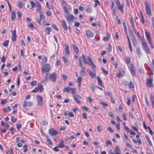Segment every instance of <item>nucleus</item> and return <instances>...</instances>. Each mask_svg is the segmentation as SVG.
<instances>
[{
	"label": "nucleus",
	"mask_w": 154,
	"mask_h": 154,
	"mask_svg": "<svg viewBox=\"0 0 154 154\" xmlns=\"http://www.w3.org/2000/svg\"><path fill=\"white\" fill-rule=\"evenodd\" d=\"M146 85L149 87H152V83L153 81V73H151L149 75L148 77L146 79Z\"/></svg>",
	"instance_id": "obj_1"
},
{
	"label": "nucleus",
	"mask_w": 154,
	"mask_h": 154,
	"mask_svg": "<svg viewBox=\"0 0 154 154\" xmlns=\"http://www.w3.org/2000/svg\"><path fill=\"white\" fill-rule=\"evenodd\" d=\"M50 68V66L49 64H45L41 69V71L42 76H44L45 72H49Z\"/></svg>",
	"instance_id": "obj_2"
},
{
	"label": "nucleus",
	"mask_w": 154,
	"mask_h": 154,
	"mask_svg": "<svg viewBox=\"0 0 154 154\" xmlns=\"http://www.w3.org/2000/svg\"><path fill=\"white\" fill-rule=\"evenodd\" d=\"M116 2L117 8L121 12L122 14L123 13L124 4L123 3L121 4L119 0H116Z\"/></svg>",
	"instance_id": "obj_3"
},
{
	"label": "nucleus",
	"mask_w": 154,
	"mask_h": 154,
	"mask_svg": "<svg viewBox=\"0 0 154 154\" xmlns=\"http://www.w3.org/2000/svg\"><path fill=\"white\" fill-rule=\"evenodd\" d=\"M114 153L112 150L111 149H109L108 152L109 154H120L121 152L120 149L117 146H115L114 150Z\"/></svg>",
	"instance_id": "obj_4"
},
{
	"label": "nucleus",
	"mask_w": 154,
	"mask_h": 154,
	"mask_svg": "<svg viewBox=\"0 0 154 154\" xmlns=\"http://www.w3.org/2000/svg\"><path fill=\"white\" fill-rule=\"evenodd\" d=\"M142 45L146 53L149 54H151L150 48L147 45L146 43L145 42H143L142 43Z\"/></svg>",
	"instance_id": "obj_5"
},
{
	"label": "nucleus",
	"mask_w": 154,
	"mask_h": 154,
	"mask_svg": "<svg viewBox=\"0 0 154 154\" xmlns=\"http://www.w3.org/2000/svg\"><path fill=\"white\" fill-rule=\"evenodd\" d=\"M38 91L42 92L43 91V88L42 85H40L37 86L33 90L31 91V92L36 93Z\"/></svg>",
	"instance_id": "obj_6"
},
{
	"label": "nucleus",
	"mask_w": 154,
	"mask_h": 154,
	"mask_svg": "<svg viewBox=\"0 0 154 154\" xmlns=\"http://www.w3.org/2000/svg\"><path fill=\"white\" fill-rule=\"evenodd\" d=\"M50 75V72H45L44 76H44V78L42 81V83H45L49 81Z\"/></svg>",
	"instance_id": "obj_7"
},
{
	"label": "nucleus",
	"mask_w": 154,
	"mask_h": 154,
	"mask_svg": "<svg viewBox=\"0 0 154 154\" xmlns=\"http://www.w3.org/2000/svg\"><path fill=\"white\" fill-rule=\"evenodd\" d=\"M49 134L51 136H54L58 134L59 133L54 128L50 129L49 130Z\"/></svg>",
	"instance_id": "obj_8"
},
{
	"label": "nucleus",
	"mask_w": 154,
	"mask_h": 154,
	"mask_svg": "<svg viewBox=\"0 0 154 154\" xmlns=\"http://www.w3.org/2000/svg\"><path fill=\"white\" fill-rule=\"evenodd\" d=\"M145 5L146 14L148 15H151V12L150 5L147 4L145 3Z\"/></svg>",
	"instance_id": "obj_9"
},
{
	"label": "nucleus",
	"mask_w": 154,
	"mask_h": 154,
	"mask_svg": "<svg viewBox=\"0 0 154 154\" xmlns=\"http://www.w3.org/2000/svg\"><path fill=\"white\" fill-rule=\"evenodd\" d=\"M37 105L38 106H42L43 104V98L41 96L37 95Z\"/></svg>",
	"instance_id": "obj_10"
},
{
	"label": "nucleus",
	"mask_w": 154,
	"mask_h": 154,
	"mask_svg": "<svg viewBox=\"0 0 154 154\" xmlns=\"http://www.w3.org/2000/svg\"><path fill=\"white\" fill-rule=\"evenodd\" d=\"M87 58L88 60L89 63H90L91 66L92 67L94 71L96 69V67L95 64L93 63L90 57L88 56L87 57Z\"/></svg>",
	"instance_id": "obj_11"
},
{
	"label": "nucleus",
	"mask_w": 154,
	"mask_h": 154,
	"mask_svg": "<svg viewBox=\"0 0 154 154\" xmlns=\"http://www.w3.org/2000/svg\"><path fill=\"white\" fill-rule=\"evenodd\" d=\"M65 18L69 22H70L73 20H75V18L73 16L72 14H71L70 15H67L65 16Z\"/></svg>",
	"instance_id": "obj_12"
},
{
	"label": "nucleus",
	"mask_w": 154,
	"mask_h": 154,
	"mask_svg": "<svg viewBox=\"0 0 154 154\" xmlns=\"http://www.w3.org/2000/svg\"><path fill=\"white\" fill-rule=\"evenodd\" d=\"M12 33V36L11 38L13 42H14L16 40L17 35H16V31L15 29L13 31L12 30L11 31Z\"/></svg>",
	"instance_id": "obj_13"
},
{
	"label": "nucleus",
	"mask_w": 154,
	"mask_h": 154,
	"mask_svg": "<svg viewBox=\"0 0 154 154\" xmlns=\"http://www.w3.org/2000/svg\"><path fill=\"white\" fill-rule=\"evenodd\" d=\"M33 103L32 102L30 101H25L23 102V107L24 108L27 106L30 107L32 105Z\"/></svg>",
	"instance_id": "obj_14"
},
{
	"label": "nucleus",
	"mask_w": 154,
	"mask_h": 154,
	"mask_svg": "<svg viewBox=\"0 0 154 154\" xmlns=\"http://www.w3.org/2000/svg\"><path fill=\"white\" fill-rule=\"evenodd\" d=\"M57 75L54 73H53L50 74L49 80H50L51 81L54 82L56 80Z\"/></svg>",
	"instance_id": "obj_15"
},
{
	"label": "nucleus",
	"mask_w": 154,
	"mask_h": 154,
	"mask_svg": "<svg viewBox=\"0 0 154 154\" xmlns=\"http://www.w3.org/2000/svg\"><path fill=\"white\" fill-rule=\"evenodd\" d=\"M146 34V39L148 41V42L152 41V39L150 36V34L149 32L145 31Z\"/></svg>",
	"instance_id": "obj_16"
},
{
	"label": "nucleus",
	"mask_w": 154,
	"mask_h": 154,
	"mask_svg": "<svg viewBox=\"0 0 154 154\" xmlns=\"http://www.w3.org/2000/svg\"><path fill=\"white\" fill-rule=\"evenodd\" d=\"M73 98L74 100L77 103L80 104V101L78 99H82L81 96L78 94H77L76 96H74Z\"/></svg>",
	"instance_id": "obj_17"
},
{
	"label": "nucleus",
	"mask_w": 154,
	"mask_h": 154,
	"mask_svg": "<svg viewBox=\"0 0 154 154\" xmlns=\"http://www.w3.org/2000/svg\"><path fill=\"white\" fill-rule=\"evenodd\" d=\"M131 39L133 45L135 47H136L137 45V41L135 36L133 35L131 37Z\"/></svg>",
	"instance_id": "obj_18"
},
{
	"label": "nucleus",
	"mask_w": 154,
	"mask_h": 154,
	"mask_svg": "<svg viewBox=\"0 0 154 154\" xmlns=\"http://www.w3.org/2000/svg\"><path fill=\"white\" fill-rule=\"evenodd\" d=\"M86 34L87 37L92 38L94 36V33L91 30H88L86 31Z\"/></svg>",
	"instance_id": "obj_19"
},
{
	"label": "nucleus",
	"mask_w": 154,
	"mask_h": 154,
	"mask_svg": "<svg viewBox=\"0 0 154 154\" xmlns=\"http://www.w3.org/2000/svg\"><path fill=\"white\" fill-rule=\"evenodd\" d=\"M61 22L62 26L64 29L65 31H67L68 29V27L67 26L65 20H63Z\"/></svg>",
	"instance_id": "obj_20"
},
{
	"label": "nucleus",
	"mask_w": 154,
	"mask_h": 154,
	"mask_svg": "<svg viewBox=\"0 0 154 154\" xmlns=\"http://www.w3.org/2000/svg\"><path fill=\"white\" fill-rule=\"evenodd\" d=\"M136 52L137 54L138 57L139 58H140L142 55V53L141 51L140 48L139 47H137L136 48Z\"/></svg>",
	"instance_id": "obj_21"
},
{
	"label": "nucleus",
	"mask_w": 154,
	"mask_h": 154,
	"mask_svg": "<svg viewBox=\"0 0 154 154\" xmlns=\"http://www.w3.org/2000/svg\"><path fill=\"white\" fill-rule=\"evenodd\" d=\"M124 70L122 69H120L119 70V73H118L117 74V76L119 78L121 76H122L123 75L124 73Z\"/></svg>",
	"instance_id": "obj_22"
},
{
	"label": "nucleus",
	"mask_w": 154,
	"mask_h": 154,
	"mask_svg": "<svg viewBox=\"0 0 154 154\" xmlns=\"http://www.w3.org/2000/svg\"><path fill=\"white\" fill-rule=\"evenodd\" d=\"M81 57V59L82 60H83L84 61L85 64H88V63L87 61L85 56L84 54H82L81 57Z\"/></svg>",
	"instance_id": "obj_23"
},
{
	"label": "nucleus",
	"mask_w": 154,
	"mask_h": 154,
	"mask_svg": "<svg viewBox=\"0 0 154 154\" xmlns=\"http://www.w3.org/2000/svg\"><path fill=\"white\" fill-rule=\"evenodd\" d=\"M72 88L69 87H67L66 88H64L63 89V92L67 91V92H70L72 90Z\"/></svg>",
	"instance_id": "obj_24"
},
{
	"label": "nucleus",
	"mask_w": 154,
	"mask_h": 154,
	"mask_svg": "<svg viewBox=\"0 0 154 154\" xmlns=\"http://www.w3.org/2000/svg\"><path fill=\"white\" fill-rule=\"evenodd\" d=\"M68 5L63 6V8L64 12L67 15H69L68 8L67 7Z\"/></svg>",
	"instance_id": "obj_25"
},
{
	"label": "nucleus",
	"mask_w": 154,
	"mask_h": 154,
	"mask_svg": "<svg viewBox=\"0 0 154 154\" xmlns=\"http://www.w3.org/2000/svg\"><path fill=\"white\" fill-rule=\"evenodd\" d=\"M39 14V17L40 19L42 20H44L45 19V17L43 15V12L42 11H40Z\"/></svg>",
	"instance_id": "obj_26"
},
{
	"label": "nucleus",
	"mask_w": 154,
	"mask_h": 154,
	"mask_svg": "<svg viewBox=\"0 0 154 154\" xmlns=\"http://www.w3.org/2000/svg\"><path fill=\"white\" fill-rule=\"evenodd\" d=\"M62 59L63 60L66 66H68V65L69 62L67 58L65 57H62Z\"/></svg>",
	"instance_id": "obj_27"
},
{
	"label": "nucleus",
	"mask_w": 154,
	"mask_h": 154,
	"mask_svg": "<svg viewBox=\"0 0 154 154\" xmlns=\"http://www.w3.org/2000/svg\"><path fill=\"white\" fill-rule=\"evenodd\" d=\"M89 75L92 78H94L96 75V73L93 72L92 71L89 70L88 72Z\"/></svg>",
	"instance_id": "obj_28"
},
{
	"label": "nucleus",
	"mask_w": 154,
	"mask_h": 154,
	"mask_svg": "<svg viewBox=\"0 0 154 154\" xmlns=\"http://www.w3.org/2000/svg\"><path fill=\"white\" fill-rule=\"evenodd\" d=\"M85 69L84 67H82V68H81V70L80 72V75H82L85 72Z\"/></svg>",
	"instance_id": "obj_29"
},
{
	"label": "nucleus",
	"mask_w": 154,
	"mask_h": 154,
	"mask_svg": "<svg viewBox=\"0 0 154 154\" xmlns=\"http://www.w3.org/2000/svg\"><path fill=\"white\" fill-rule=\"evenodd\" d=\"M145 137L146 138V139H147V140L150 146H152V143L150 140V139L149 138V136L148 135H145Z\"/></svg>",
	"instance_id": "obj_30"
},
{
	"label": "nucleus",
	"mask_w": 154,
	"mask_h": 154,
	"mask_svg": "<svg viewBox=\"0 0 154 154\" xmlns=\"http://www.w3.org/2000/svg\"><path fill=\"white\" fill-rule=\"evenodd\" d=\"M109 35L108 32H107L106 35V37H103V40L104 41H107L109 40Z\"/></svg>",
	"instance_id": "obj_31"
},
{
	"label": "nucleus",
	"mask_w": 154,
	"mask_h": 154,
	"mask_svg": "<svg viewBox=\"0 0 154 154\" xmlns=\"http://www.w3.org/2000/svg\"><path fill=\"white\" fill-rule=\"evenodd\" d=\"M60 141H61V143L58 144V146L59 147H60L61 148H63L65 146V145L64 144V142L62 140H60Z\"/></svg>",
	"instance_id": "obj_32"
},
{
	"label": "nucleus",
	"mask_w": 154,
	"mask_h": 154,
	"mask_svg": "<svg viewBox=\"0 0 154 154\" xmlns=\"http://www.w3.org/2000/svg\"><path fill=\"white\" fill-rule=\"evenodd\" d=\"M16 14L14 11H13L11 14V20L12 21H14L15 19Z\"/></svg>",
	"instance_id": "obj_33"
},
{
	"label": "nucleus",
	"mask_w": 154,
	"mask_h": 154,
	"mask_svg": "<svg viewBox=\"0 0 154 154\" xmlns=\"http://www.w3.org/2000/svg\"><path fill=\"white\" fill-rule=\"evenodd\" d=\"M122 24L124 27L125 32V33H127V30L125 21H123L122 22Z\"/></svg>",
	"instance_id": "obj_34"
},
{
	"label": "nucleus",
	"mask_w": 154,
	"mask_h": 154,
	"mask_svg": "<svg viewBox=\"0 0 154 154\" xmlns=\"http://www.w3.org/2000/svg\"><path fill=\"white\" fill-rule=\"evenodd\" d=\"M11 110V107L9 106H8L7 109L5 108L3 109V110L5 112H8L10 111Z\"/></svg>",
	"instance_id": "obj_35"
},
{
	"label": "nucleus",
	"mask_w": 154,
	"mask_h": 154,
	"mask_svg": "<svg viewBox=\"0 0 154 154\" xmlns=\"http://www.w3.org/2000/svg\"><path fill=\"white\" fill-rule=\"evenodd\" d=\"M72 46L74 49V52L75 53H78L79 52V50L78 48L76 46L74 45H72Z\"/></svg>",
	"instance_id": "obj_36"
},
{
	"label": "nucleus",
	"mask_w": 154,
	"mask_h": 154,
	"mask_svg": "<svg viewBox=\"0 0 154 154\" xmlns=\"http://www.w3.org/2000/svg\"><path fill=\"white\" fill-rule=\"evenodd\" d=\"M51 31V29L50 27H47L45 29V32L48 35H49L50 32Z\"/></svg>",
	"instance_id": "obj_37"
},
{
	"label": "nucleus",
	"mask_w": 154,
	"mask_h": 154,
	"mask_svg": "<svg viewBox=\"0 0 154 154\" xmlns=\"http://www.w3.org/2000/svg\"><path fill=\"white\" fill-rule=\"evenodd\" d=\"M69 46L68 45H66L65 46V53L66 54H68L69 53Z\"/></svg>",
	"instance_id": "obj_38"
},
{
	"label": "nucleus",
	"mask_w": 154,
	"mask_h": 154,
	"mask_svg": "<svg viewBox=\"0 0 154 154\" xmlns=\"http://www.w3.org/2000/svg\"><path fill=\"white\" fill-rule=\"evenodd\" d=\"M23 148H24L23 150V152H26L28 151V145L26 144L24 145L23 146Z\"/></svg>",
	"instance_id": "obj_39"
},
{
	"label": "nucleus",
	"mask_w": 154,
	"mask_h": 154,
	"mask_svg": "<svg viewBox=\"0 0 154 154\" xmlns=\"http://www.w3.org/2000/svg\"><path fill=\"white\" fill-rule=\"evenodd\" d=\"M130 72L131 73V74H132V75L134 76H136V75H135V69H130Z\"/></svg>",
	"instance_id": "obj_40"
},
{
	"label": "nucleus",
	"mask_w": 154,
	"mask_h": 154,
	"mask_svg": "<svg viewBox=\"0 0 154 154\" xmlns=\"http://www.w3.org/2000/svg\"><path fill=\"white\" fill-rule=\"evenodd\" d=\"M97 79L98 81V83L100 85L101 87L102 86V83L101 80L100 79L99 77H97Z\"/></svg>",
	"instance_id": "obj_41"
},
{
	"label": "nucleus",
	"mask_w": 154,
	"mask_h": 154,
	"mask_svg": "<svg viewBox=\"0 0 154 154\" xmlns=\"http://www.w3.org/2000/svg\"><path fill=\"white\" fill-rule=\"evenodd\" d=\"M71 92L72 95L73 97H74V96H76V95L75 94V88H72V90Z\"/></svg>",
	"instance_id": "obj_42"
},
{
	"label": "nucleus",
	"mask_w": 154,
	"mask_h": 154,
	"mask_svg": "<svg viewBox=\"0 0 154 154\" xmlns=\"http://www.w3.org/2000/svg\"><path fill=\"white\" fill-rule=\"evenodd\" d=\"M85 11L87 13H91L92 11L91 8V7H88L87 8Z\"/></svg>",
	"instance_id": "obj_43"
},
{
	"label": "nucleus",
	"mask_w": 154,
	"mask_h": 154,
	"mask_svg": "<svg viewBox=\"0 0 154 154\" xmlns=\"http://www.w3.org/2000/svg\"><path fill=\"white\" fill-rule=\"evenodd\" d=\"M79 67L81 68H82V67H83L82 66V60L81 59V57H79Z\"/></svg>",
	"instance_id": "obj_44"
},
{
	"label": "nucleus",
	"mask_w": 154,
	"mask_h": 154,
	"mask_svg": "<svg viewBox=\"0 0 154 154\" xmlns=\"http://www.w3.org/2000/svg\"><path fill=\"white\" fill-rule=\"evenodd\" d=\"M18 7L20 8H23L22 3L21 2L18 1L17 3Z\"/></svg>",
	"instance_id": "obj_45"
},
{
	"label": "nucleus",
	"mask_w": 154,
	"mask_h": 154,
	"mask_svg": "<svg viewBox=\"0 0 154 154\" xmlns=\"http://www.w3.org/2000/svg\"><path fill=\"white\" fill-rule=\"evenodd\" d=\"M126 63L127 64L129 63L130 62V57H127L125 58Z\"/></svg>",
	"instance_id": "obj_46"
},
{
	"label": "nucleus",
	"mask_w": 154,
	"mask_h": 154,
	"mask_svg": "<svg viewBox=\"0 0 154 154\" xmlns=\"http://www.w3.org/2000/svg\"><path fill=\"white\" fill-rule=\"evenodd\" d=\"M128 86H129L130 88H134V84L131 82L129 83Z\"/></svg>",
	"instance_id": "obj_47"
},
{
	"label": "nucleus",
	"mask_w": 154,
	"mask_h": 154,
	"mask_svg": "<svg viewBox=\"0 0 154 154\" xmlns=\"http://www.w3.org/2000/svg\"><path fill=\"white\" fill-rule=\"evenodd\" d=\"M140 17L141 20L142 21V23L143 24L145 22L144 17L143 14L141 13L140 14Z\"/></svg>",
	"instance_id": "obj_48"
},
{
	"label": "nucleus",
	"mask_w": 154,
	"mask_h": 154,
	"mask_svg": "<svg viewBox=\"0 0 154 154\" xmlns=\"http://www.w3.org/2000/svg\"><path fill=\"white\" fill-rule=\"evenodd\" d=\"M30 3L31 5V8H33L35 6V4L32 1H30Z\"/></svg>",
	"instance_id": "obj_49"
},
{
	"label": "nucleus",
	"mask_w": 154,
	"mask_h": 154,
	"mask_svg": "<svg viewBox=\"0 0 154 154\" xmlns=\"http://www.w3.org/2000/svg\"><path fill=\"white\" fill-rule=\"evenodd\" d=\"M112 50V48L110 44H108V51L109 52H110Z\"/></svg>",
	"instance_id": "obj_50"
},
{
	"label": "nucleus",
	"mask_w": 154,
	"mask_h": 154,
	"mask_svg": "<svg viewBox=\"0 0 154 154\" xmlns=\"http://www.w3.org/2000/svg\"><path fill=\"white\" fill-rule=\"evenodd\" d=\"M9 41L8 40H6L3 44V46L5 47H7Z\"/></svg>",
	"instance_id": "obj_51"
},
{
	"label": "nucleus",
	"mask_w": 154,
	"mask_h": 154,
	"mask_svg": "<svg viewBox=\"0 0 154 154\" xmlns=\"http://www.w3.org/2000/svg\"><path fill=\"white\" fill-rule=\"evenodd\" d=\"M17 14L18 19L20 20L22 17L21 14L20 12H18L17 13Z\"/></svg>",
	"instance_id": "obj_52"
},
{
	"label": "nucleus",
	"mask_w": 154,
	"mask_h": 154,
	"mask_svg": "<svg viewBox=\"0 0 154 154\" xmlns=\"http://www.w3.org/2000/svg\"><path fill=\"white\" fill-rule=\"evenodd\" d=\"M53 150L57 152L59 151V147L58 146H56L53 148Z\"/></svg>",
	"instance_id": "obj_53"
},
{
	"label": "nucleus",
	"mask_w": 154,
	"mask_h": 154,
	"mask_svg": "<svg viewBox=\"0 0 154 154\" xmlns=\"http://www.w3.org/2000/svg\"><path fill=\"white\" fill-rule=\"evenodd\" d=\"M52 27L55 30H58V29L57 26L55 24H53L52 25Z\"/></svg>",
	"instance_id": "obj_54"
},
{
	"label": "nucleus",
	"mask_w": 154,
	"mask_h": 154,
	"mask_svg": "<svg viewBox=\"0 0 154 154\" xmlns=\"http://www.w3.org/2000/svg\"><path fill=\"white\" fill-rule=\"evenodd\" d=\"M145 100L146 105H149V103L148 101V98L146 96H145Z\"/></svg>",
	"instance_id": "obj_55"
},
{
	"label": "nucleus",
	"mask_w": 154,
	"mask_h": 154,
	"mask_svg": "<svg viewBox=\"0 0 154 154\" xmlns=\"http://www.w3.org/2000/svg\"><path fill=\"white\" fill-rule=\"evenodd\" d=\"M11 120V122L13 123H14L15 122H16L17 119H16L15 118L14 116H12Z\"/></svg>",
	"instance_id": "obj_56"
},
{
	"label": "nucleus",
	"mask_w": 154,
	"mask_h": 154,
	"mask_svg": "<svg viewBox=\"0 0 154 154\" xmlns=\"http://www.w3.org/2000/svg\"><path fill=\"white\" fill-rule=\"evenodd\" d=\"M102 70L103 72V73L105 74V75H107L108 73V71H106L105 69L103 68H102Z\"/></svg>",
	"instance_id": "obj_57"
},
{
	"label": "nucleus",
	"mask_w": 154,
	"mask_h": 154,
	"mask_svg": "<svg viewBox=\"0 0 154 154\" xmlns=\"http://www.w3.org/2000/svg\"><path fill=\"white\" fill-rule=\"evenodd\" d=\"M82 78L81 76H79L77 79V82L78 83H81Z\"/></svg>",
	"instance_id": "obj_58"
},
{
	"label": "nucleus",
	"mask_w": 154,
	"mask_h": 154,
	"mask_svg": "<svg viewBox=\"0 0 154 154\" xmlns=\"http://www.w3.org/2000/svg\"><path fill=\"white\" fill-rule=\"evenodd\" d=\"M87 99L89 103H91L92 102V99L90 96L88 97L87 98Z\"/></svg>",
	"instance_id": "obj_59"
},
{
	"label": "nucleus",
	"mask_w": 154,
	"mask_h": 154,
	"mask_svg": "<svg viewBox=\"0 0 154 154\" xmlns=\"http://www.w3.org/2000/svg\"><path fill=\"white\" fill-rule=\"evenodd\" d=\"M37 82L36 81H33L31 83V85L32 86H35L36 85Z\"/></svg>",
	"instance_id": "obj_60"
},
{
	"label": "nucleus",
	"mask_w": 154,
	"mask_h": 154,
	"mask_svg": "<svg viewBox=\"0 0 154 154\" xmlns=\"http://www.w3.org/2000/svg\"><path fill=\"white\" fill-rule=\"evenodd\" d=\"M82 116L83 119H87V116L85 113H83L82 115Z\"/></svg>",
	"instance_id": "obj_61"
},
{
	"label": "nucleus",
	"mask_w": 154,
	"mask_h": 154,
	"mask_svg": "<svg viewBox=\"0 0 154 154\" xmlns=\"http://www.w3.org/2000/svg\"><path fill=\"white\" fill-rule=\"evenodd\" d=\"M17 128L19 130L22 127V125L20 124L18 125H16Z\"/></svg>",
	"instance_id": "obj_62"
},
{
	"label": "nucleus",
	"mask_w": 154,
	"mask_h": 154,
	"mask_svg": "<svg viewBox=\"0 0 154 154\" xmlns=\"http://www.w3.org/2000/svg\"><path fill=\"white\" fill-rule=\"evenodd\" d=\"M109 145L111 146H112V143L110 140H107L106 141V145Z\"/></svg>",
	"instance_id": "obj_63"
},
{
	"label": "nucleus",
	"mask_w": 154,
	"mask_h": 154,
	"mask_svg": "<svg viewBox=\"0 0 154 154\" xmlns=\"http://www.w3.org/2000/svg\"><path fill=\"white\" fill-rule=\"evenodd\" d=\"M7 100L6 99L2 100L1 102V104L3 105L7 102Z\"/></svg>",
	"instance_id": "obj_64"
}]
</instances>
